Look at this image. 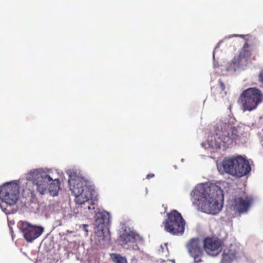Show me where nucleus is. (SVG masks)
Masks as SVG:
<instances>
[{"label": "nucleus", "instance_id": "393cba45", "mask_svg": "<svg viewBox=\"0 0 263 263\" xmlns=\"http://www.w3.org/2000/svg\"><path fill=\"white\" fill-rule=\"evenodd\" d=\"M88 227V225H87V224H83L81 227L82 228V230L86 233V234H87V233H88V230H87Z\"/></svg>", "mask_w": 263, "mask_h": 263}, {"label": "nucleus", "instance_id": "4468645a", "mask_svg": "<svg viewBox=\"0 0 263 263\" xmlns=\"http://www.w3.org/2000/svg\"><path fill=\"white\" fill-rule=\"evenodd\" d=\"M243 256L244 254L239 251L237 247L231 245L230 249L222 254L220 263H231L234 260H238Z\"/></svg>", "mask_w": 263, "mask_h": 263}, {"label": "nucleus", "instance_id": "f03ea898", "mask_svg": "<svg viewBox=\"0 0 263 263\" xmlns=\"http://www.w3.org/2000/svg\"><path fill=\"white\" fill-rule=\"evenodd\" d=\"M236 124L235 118L230 116L222 118L215 126V133L208 136L206 142L201 143V146L205 149L228 148L238 137L239 127Z\"/></svg>", "mask_w": 263, "mask_h": 263}, {"label": "nucleus", "instance_id": "4be33fe9", "mask_svg": "<svg viewBox=\"0 0 263 263\" xmlns=\"http://www.w3.org/2000/svg\"><path fill=\"white\" fill-rule=\"evenodd\" d=\"M88 261L89 263H99L100 262L99 259L97 257H95L93 258H92V257H90L89 259H88Z\"/></svg>", "mask_w": 263, "mask_h": 263}, {"label": "nucleus", "instance_id": "7ed1b4c3", "mask_svg": "<svg viewBox=\"0 0 263 263\" xmlns=\"http://www.w3.org/2000/svg\"><path fill=\"white\" fill-rule=\"evenodd\" d=\"M217 170L221 174H228L241 177L248 175L251 167L246 157L241 155L225 158L221 163L217 164Z\"/></svg>", "mask_w": 263, "mask_h": 263}, {"label": "nucleus", "instance_id": "b1692460", "mask_svg": "<svg viewBox=\"0 0 263 263\" xmlns=\"http://www.w3.org/2000/svg\"><path fill=\"white\" fill-rule=\"evenodd\" d=\"M258 80L260 83H263V69L258 74Z\"/></svg>", "mask_w": 263, "mask_h": 263}, {"label": "nucleus", "instance_id": "bb28decb", "mask_svg": "<svg viewBox=\"0 0 263 263\" xmlns=\"http://www.w3.org/2000/svg\"><path fill=\"white\" fill-rule=\"evenodd\" d=\"M154 176L155 175L154 174H149L146 176V178L150 179V178H153L154 177Z\"/></svg>", "mask_w": 263, "mask_h": 263}, {"label": "nucleus", "instance_id": "39448f33", "mask_svg": "<svg viewBox=\"0 0 263 263\" xmlns=\"http://www.w3.org/2000/svg\"><path fill=\"white\" fill-rule=\"evenodd\" d=\"M163 222L165 230L172 235L182 236L184 232L185 221L181 213L173 210L167 214Z\"/></svg>", "mask_w": 263, "mask_h": 263}, {"label": "nucleus", "instance_id": "a211bd4d", "mask_svg": "<svg viewBox=\"0 0 263 263\" xmlns=\"http://www.w3.org/2000/svg\"><path fill=\"white\" fill-rule=\"evenodd\" d=\"M45 173L41 169H36L29 172L27 175V179L32 182L34 185L36 181L39 180L40 177H43L45 175Z\"/></svg>", "mask_w": 263, "mask_h": 263}, {"label": "nucleus", "instance_id": "ddd939ff", "mask_svg": "<svg viewBox=\"0 0 263 263\" xmlns=\"http://www.w3.org/2000/svg\"><path fill=\"white\" fill-rule=\"evenodd\" d=\"M84 196H78L75 198L74 201L78 208H80L87 212L88 211L93 210L95 209V203L91 200L92 197V193L89 191H86Z\"/></svg>", "mask_w": 263, "mask_h": 263}, {"label": "nucleus", "instance_id": "1a4fd4ad", "mask_svg": "<svg viewBox=\"0 0 263 263\" xmlns=\"http://www.w3.org/2000/svg\"><path fill=\"white\" fill-rule=\"evenodd\" d=\"M68 183L70 190L74 194L76 198L78 196H85L86 191H89L90 193H92L93 190L91 186L88 185L87 181L83 178L80 177H74L72 178V176H69Z\"/></svg>", "mask_w": 263, "mask_h": 263}, {"label": "nucleus", "instance_id": "aec40b11", "mask_svg": "<svg viewBox=\"0 0 263 263\" xmlns=\"http://www.w3.org/2000/svg\"><path fill=\"white\" fill-rule=\"evenodd\" d=\"M116 263H127V258L125 256L116 253Z\"/></svg>", "mask_w": 263, "mask_h": 263}, {"label": "nucleus", "instance_id": "c85d7f7f", "mask_svg": "<svg viewBox=\"0 0 263 263\" xmlns=\"http://www.w3.org/2000/svg\"><path fill=\"white\" fill-rule=\"evenodd\" d=\"M216 66V64L215 63H214V67L215 68Z\"/></svg>", "mask_w": 263, "mask_h": 263}, {"label": "nucleus", "instance_id": "423d86ee", "mask_svg": "<svg viewBox=\"0 0 263 263\" xmlns=\"http://www.w3.org/2000/svg\"><path fill=\"white\" fill-rule=\"evenodd\" d=\"M242 98V110L243 111H252L256 108L263 101L261 91L256 88H249L241 95Z\"/></svg>", "mask_w": 263, "mask_h": 263}, {"label": "nucleus", "instance_id": "f8f14e48", "mask_svg": "<svg viewBox=\"0 0 263 263\" xmlns=\"http://www.w3.org/2000/svg\"><path fill=\"white\" fill-rule=\"evenodd\" d=\"M247 64L248 60L245 56V51H241L239 55L235 57L232 62L228 64L226 71L233 73L237 70L245 69Z\"/></svg>", "mask_w": 263, "mask_h": 263}, {"label": "nucleus", "instance_id": "6ab92c4d", "mask_svg": "<svg viewBox=\"0 0 263 263\" xmlns=\"http://www.w3.org/2000/svg\"><path fill=\"white\" fill-rule=\"evenodd\" d=\"M49 182L48 192L53 197L58 195L60 190V181L58 179H52Z\"/></svg>", "mask_w": 263, "mask_h": 263}, {"label": "nucleus", "instance_id": "412c9836", "mask_svg": "<svg viewBox=\"0 0 263 263\" xmlns=\"http://www.w3.org/2000/svg\"><path fill=\"white\" fill-rule=\"evenodd\" d=\"M244 36H245V35H242V34H233L232 35H230L229 36H226L224 38L223 41L227 40V39H231L233 37H240L243 38Z\"/></svg>", "mask_w": 263, "mask_h": 263}, {"label": "nucleus", "instance_id": "f257e3e1", "mask_svg": "<svg viewBox=\"0 0 263 263\" xmlns=\"http://www.w3.org/2000/svg\"><path fill=\"white\" fill-rule=\"evenodd\" d=\"M193 204L201 207L202 212L211 215L218 214L222 207L223 191L217 185L203 183L197 185L191 192Z\"/></svg>", "mask_w": 263, "mask_h": 263}, {"label": "nucleus", "instance_id": "9b49d317", "mask_svg": "<svg viewBox=\"0 0 263 263\" xmlns=\"http://www.w3.org/2000/svg\"><path fill=\"white\" fill-rule=\"evenodd\" d=\"M20 230L27 242H32L41 235L44 231L42 227L33 226L28 222H23Z\"/></svg>", "mask_w": 263, "mask_h": 263}, {"label": "nucleus", "instance_id": "2eb2a0df", "mask_svg": "<svg viewBox=\"0 0 263 263\" xmlns=\"http://www.w3.org/2000/svg\"><path fill=\"white\" fill-rule=\"evenodd\" d=\"M252 202V199L248 197L245 198L242 197L235 198L234 209L239 214L247 213Z\"/></svg>", "mask_w": 263, "mask_h": 263}, {"label": "nucleus", "instance_id": "cd10ccee", "mask_svg": "<svg viewBox=\"0 0 263 263\" xmlns=\"http://www.w3.org/2000/svg\"><path fill=\"white\" fill-rule=\"evenodd\" d=\"M220 82V88H221L222 90H223L224 88V85L221 82Z\"/></svg>", "mask_w": 263, "mask_h": 263}, {"label": "nucleus", "instance_id": "c756f323", "mask_svg": "<svg viewBox=\"0 0 263 263\" xmlns=\"http://www.w3.org/2000/svg\"><path fill=\"white\" fill-rule=\"evenodd\" d=\"M181 161L182 162H183V161H184V159H182Z\"/></svg>", "mask_w": 263, "mask_h": 263}, {"label": "nucleus", "instance_id": "a878e982", "mask_svg": "<svg viewBox=\"0 0 263 263\" xmlns=\"http://www.w3.org/2000/svg\"><path fill=\"white\" fill-rule=\"evenodd\" d=\"M110 258H111V260L114 262H115V253H110Z\"/></svg>", "mask_w": 263, "mask_h": 263}, {"label": "nucleus", "instance_id": "9d476101", "mask_svg": "<svg viewBox=\"0 0 263 263\" xmlns=\"http://www.w3.org/2000/svg\"><path fill=\"white\" fill-rule=\"evenodd\" d=\"M186 247L190 255L194 259V262H201L204 250L202 241L198 238H193L189 241Z\"/></svg>", "mask_w": 263, "mask_h": 263}, {"label": "nucleus", "instance_id": "6e6552de", "mask_svg": "<svg viewBox=\"0 0 263 263\" xmlns=\"http://www.w3.org/2000/svg\"><path fill=\"white\" fill-rule=\"evenodd\" d=\"M19 194V186L13 182H7L0 186V199L9 205L16 204Z\"/></svg>", "mask_w": 263, "mask_h": 263}, {"label": "nucleus", "instance_id": "0eeeda50", "mask_svg": "<svg viewBox=\"0 0 263 263\" xmlns=\"http://www.w3.org/2000/svg\"><path fill=\"white\" fill-rule=\"evenodd\" d=\"M110 215L106 211L97 213L95 216V234L97 237L103 240H110L108 226Z\"/></svg>", "mask_w": 263, "mask_h": 263}, {"label": "nucleus", "instance_id": "dca6fc26", "mask_svg": "<svg viewBox=\"0 0 263 263\" xmlns=\"http://www.w3.org/2000/svg\"><path fill=\"white\" fill-rule=\"evenodd\" d=\"M204 250L210 256H216L218 254V250L220 247L219 241L210 238H206L202 241Z\"/></svg>", "mask_w": 263, "mask_h": 263}, {"label": "nucleus", "instance_id": "f3484780", "mask_svg": "<svg viewBox=\"0 0 263 263\" xmlns=\"http://www.w3.org/2000/svg\"><path fill=\"white\" fill-rule=\"evenodd\" d=\"M52 180V178L48 175L46 174L43 177H40L37 181L34 184L36 186L37 192L41 195H44L48 192L47 187L49 182Z\"/></svg>", "mask_w": 263, "mask_h": 263}, {"label": "nucleus", "instance_id": "5701e85b", "mask_svg": "<svg viewBox=\"0 0 263 263\" xmlns=\"http://www.w3.org/2000/svg\"><path fill=\"white\" fill-rule=\"evenodd\" d=\"M223 41H220L219 42V43L217 44V45H216V46L215 47V49H214V51H213V61H215V51L219 48V45L220 44L223 42Z\"/></svg>", "mask_w": 263, "mask_h": 263}, {"label": "nucleus", "instance_id": "20e7f679", "mask_svg": "<svg viewBox=\"0 0 263 263\" xmlns=\"http://www.w3.org/2000/svg\"><path fill=\"white\" fill-rule=\"evenodd\" d=\"M118 234V245L125 250L138 251L140 250L139 245L144 242L143 237L130 228L126 222L120 223Z\"/></svg>", "mask_w": 263, "mask_h": 263}]
</instances>
